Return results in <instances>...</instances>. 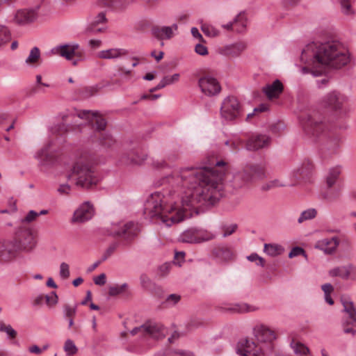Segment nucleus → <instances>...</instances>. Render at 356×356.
Returning a JSON list of instances; mask_svg holds the SVG:
<instances>
[{"label": "nucleus", "mask_w": 356, "mask_h": 356, "mask_svg": "<svg viewBox=\"0 0 356 356\" xmlns=\"http://www.w3.org/2000/svg\"><path fill=\"white\" fill-rule=\"evenodd\" d=\"M223 161L214 168H186L177 177V182L186 188L181 197V207L168 204L161 192L151 194L144 205V215L150 220H159L167 227L179 223L192 216L193 210L214 205L222 196V180L226 173Z\"/></svg>", "instance_id": "obj_1"}, {"label": "nucleus", "mask_w": 356, "mask_h": 356, "mask_svg": "<svg viewBox=\"0 0 356 356\" xmlns=\"http://www.w3.org/2000/svg\"><path fill=\"white\" fill-rule=\"evenodd\" d=\"M301 60L311 61L314 67H303L302 74L311 72L318 76L326 72L327 67L339 69L350 61L349 55L342 44L336 40L325 42H312L302 49Z\"/></svg>", "instance_id": "obj_2"}, {"label": "nucleus", "mask_w": 356, "mask_h": 356, "mask_svg": "<svg viewBox=\"0 0 356 356\" xmlns=\"http://www.w3.org/2000/svg\"><path fill=\"white\" fill-rule=\"evenodd\" d=\"M299 120L305 134L314 138V140L321 142L323 149L330 154L337 152L340 146L339 136L325 130V125L316 111L309 110L301 113Z\"/></svg>", "instance_id": "obj_3"}, {"label": "nucleus", "mask_w": 356, "mask_h": 356, "mask_svg": "<svg viewBox=\"0 0 356 356\" xmlns=\"http://www.w3.org/2000/svg\"><path fill=\"white\" fill-rule=\"evenodd\" d=\"M93 163V159L87 153H83L76 160L70 177L74 178L77 186L89 189L99 183V179L94 171Z\"/></svg>", "instance_id": "obj_4"}, {"label": "nucleus", "mask_w": 356, "mask_h": 356, "mask_svg": "<svg viewBox=\"0 0 356 356\" xmlns=\"http://www.w3.org/2000/svg\"><path fill=\"white\" fill-rule=\"evenodd\" d=\"M266 177L263 165L257 163H247L242 170L236 172L232 178V185L235 189L248 187L257 180Z\"/></svg>", "instance_id": "obj_5"}, {"label": "nucleus", "mask_w": 356, "mask_h": 356, "mask_svg": "<svg viewBox=\"0 0 356 356\" xmlns=\"http://www.w3.org/2000/svg\"><path fill=\"white\" fill-rule=\"evenodd\" d=\"M266 177L263 165L257 163H247L242 170L236 172L232 178V185L235 189L248 187L257 180Z\"/></svg>", "instance_id": "obj_6"}, {"label": "nucleus", "mask_w": 356, "mask_h": 356, "mask_svg": "<svg viewBox=\"0 0 356 356\" xmlns=\"http://www.w3.org/2000/svg\"><path fill=\"white\" fill-rule=\"evenodd\" d=\"M348 97L337 91L333 90L325 94L321 99L322 106L337 114H345L348 111Z\"/></svg>", "instance_id": "obj_7"}, {"label": "nucleus", "mask_w": 356, "mask_h": 356, "mask_svg": "<svg viewBox=\"0 0 356 356\" xmlns=\"http://www.w3.org/2000/svg\"><path fill=\"white\" fill-rule=\"evenodd\" d=\"M220 114L226 120L232 121L242 114L240 103L236 97L229 96L225 98L220 107Z\"/></svg>", "instance_id": "obj_8"}, {"label": "nucleus", "mask_w": 356, "mask_h": 356, "mask_svg": "<svg viewBox=\"0 0 356 356\" xmlns=\"http://www.w3.org/2000/svg\"><path fill=\"white\" fill-rule=\"evenodd\" d=\"M138 333H141L145 337L148 336L155 339H161L165 337L163 325L152 321H147L142 325L134 327L131 331L132 335H136Z\"/></svg>", "instance_id": "obj_9"}, {"label": "nucleus", "mask_w": 356, "mask_h": 356, "mask_svg": "<svg viewBox=\"0 0 356 356\" xmlns=\"http://www.w3.org/2000/svg\"><path fill=\"white\" fill-rule=\"evenodd\" d=\"M17 242L13 239L0 240V264H7L15 260L19 255Z\"/></svg>", "instance_id": "obj_10"}, {"label": "nucleus", "mask_w": 356, "mask_h": 356, "mask_svg": "<svg viewBox=\"0 0 356 356\" xmlns=\"http://www.w3.org/2000/svg\"><path fill=\"white\" fill-rule=\"evenodd\" d=\"M214 238L212 234L202 229L191 227L181 233L179 241L182 243H200L211 240Z\"/></svg>", "instance_id": "obj_11"}, {"label": "nucleus", "mask_w": 356, "mask_h": 356, "mask_svg": "<svg viewBox=\"0 0 356 356\" xmlns=\"http://www.w3.org/2000/svg\"><path fill=\"white\" fill-rule=\"evenodd\" d=\"M13 241L17 242L19 252L22 251H30L35 246V240L33 232L29 229H20L15 234Z\"/></svg>", "instance_id": "obj_12"}, {"label": "nucleus", "mask_w": 356, "mask_h": 356, "mask_svg": "<svg viewBox=\"0 0 356 356\" xmlns=\"http://www.w3.org/2000/svg\"><path fill=\"white\" fill-rule=\"evenodd\" d=\"M236 352L241 356H265L263 348L248 339L238 341Z\"/></svg>", "instance_id": "obj_13"}, {"label": "nucleus", "mask_w": 356, "mask_h": 356, "mask_svg": "<svg viewBox=\"0 0 356 356\" xmlns=\"http://www.w3.org/2000/svg\"><path fill=\"white\" fill-rule=\"evenodd\" d=\"M198 86L203 94L212 97L221 91V86L218 80L211 76H204L199 79Z\"/></svg>", "instance_id": "obj_14"}, {"label": "nucleus", "mask_w": 356, "mask_h": 356, "mask_svg": "<svg viewBox=\"0 0 356 356\" xmlns=\"http://www.w3.org/2000/svg\"><path fill=\"white\" fill-rule=\"evenodd\" d=\"M138 224L130 221L120 227L119 229L113 231L111 234L115 237L122 238L127 242H131L139 232Z\"/></svg>", "instance_id": "obj_15"}, {"label": "nucleus", "mask_w": 356, "mask_h": 356, "mask_svg": "<svg viewBox=\"0 0 356 356\" xmlns=\"http://www.w3.org/2000/svg\"><path fill=\"white\" fill-rule=\"evenodd\" d=\"M78 117L81 119H86L91 121L92 123L95 121L94 127L97 131L96 136H99V133L104 130L106 126V122L104 118L98 115V113H90V111L83 110L78 113Z\"/></svg>", "instance_id": "obj_16"}, {"label": "nucleus", "mask_w": 356, "mask_h": 356, "mask_svg": "<svg viewBox=\"0 0 356 356\" xmlns=\"http://www.w3.org/2000/svg\"><path fill=\"white\" fill-rule=\"evenodd\" d=\"M270 140V138L266 134H257L247 140L245 148L248 151H257L268 147Z\"/></svg>", "instance_id": "obj_17"}, {"label": "nucleus", "mask_w": 356, "mask_h": 356, "mask_svg": "<svg viewBox=\"0 0 356 356\" xmlns=\"http://www.w3.org/2000/svg\"><path fill=\"white\" fill-rule=\"evenodd\" d=\"M211 257L218 263H227L232 259L233 253L232 250L225 245H218L213 248Z\"/></svg>", "instance_id": "obj_18"}, {"label": "nucleus", "mask_w": 356, "mask_h": 356, "mask_svg": "<svg viewBox=\"0 0 356 356\" xmlns=\"http://www.w3.org/2000/svg\"><path fill=\"white\" fill-rule=\"evenodd\" d=\"M94 214L92 205L86 202L77 209L73 216V222H83L92 218Z\"/></svg>", "instance_id": "obj_19"}, {"label": "nucleus", "mask_w": 356, "mask_h": 356, "mask_svg": "<svg viewBox=\"0 0 356 356\" xmlns=\"http://www.w3.org/2000/svg\"><path fill=\"white\" fill-rule=\"evenodd\" d=\"M178 26L173 24L171 26H153L151 29V33L156 39L159 40H170L174 35V31H177Z\"/></svg>", "instance_id": "obj_20"}, {"label": "nucleus", "mask_w": 356, "mask_h": 356, "mask_svg": "<svg viewBox=\"0 0 356 356\" xmlns=\"http://www.w3.org/2000/svg\"><path fill=\"white\" fill-rule=\"evenodd\" d=\"M254 332L259 342H268L270 343V348H272L271 343L276 339V334L273 330L266 325H261L257 326L254 329Z\"/></svg>", "instance_id": "obj_21"}, {"label": "nucleus", "mask_w": 356, "mask_h": 356, "mask_svg": "<svg viewBox=\"0 0 356 356\" xmlns=\"http://www.w3.org/2000/svg\"><path fill=\"white\" fill-rule=\"evenodd\" d=\"M283 90L284 86L279 79L275 80L272 83L267 84L262 89L263 92L269 99L279 97Z\"/></svg>", "instance_id": "obj_22"}, {"label": "nucleus", "mask_w": 356, "mask_h": 356, "mask_svg": "<svg viewBox=\"0 0 356 356\" xmlns=\"http://www.w3.org/2000/svg\"><path fill=\"white\" fill-rule=\"evenodd\" d=\"M37 17L35 10H19L15 15V21L17 24L24 25L33 22Z\"/></svg>", "instance_id": "obj_23"}, {"label": "nucleus", "mask_w": 356, "mask_h": 356, "mask_svg": "<svg viewBox=\"0 0 356 356\" xmlns=\"http://www.w3.org/2000/svg\"><path fill=\"white\" fill-rule=\"evenodd\" d=\"M79 48L78 44H63L56 47L52 49L53 52L65 58L68 60H72L74 54H76V50Z\"/></svg>", "instance_id": "obj_24"}, {"label": "nucleus", "mask_w": 356, "mask_h": 356, "mask_svg": "<svg viewBox=\"0 0 356 356\" xmlns=\"http://www.w3.org/2000/svg\"><path fill=\"white\" fill-rule=\"evenodd\" d=\"M339 245L337 238H327L318 241L315 245V248L323 250L326 254L333 253Z\"/></svg>", "instance_id": "obj_25"}, {"label": "nucleus", "mask_w": 356, "mask_h": 356, "mask_svg": "<svg viewBox=\"0 0 356 356\" xmlns=\"http://www.w3.org/2000/svg\"><path fill=\"white\" fill-rule=\"evenodd\" d=\"M343 312L348 315L346 321H343V325H351L356 327V309L353 303L347 300H342Z\"/></svg>", "instance_id": "obj_26"}, {"label": "nucleus", "mask_w": 356, "mask_h": 356, "mask_svg": "<svg viewBox=\"0 0 356 356\" xmlns=\"http://www.w3.org/2000/svg\"><path fill=\"white\" fill-rule=\"evenodd\" d=\"M107 22L104 12L99 13L92 21L90 29L93 32H101L105 29L104 25Z\"/></svg>", "instance_id": "obj_27"}, {"label": "nucleus", "mask_w": 356, "mask_h": 356, "mask_svg": "<svg viewBox=\"0 0 356 356\" xmlns=\"http://www.w3.org/2000/svg\"><path fill=\"white\" fill-rule=\"evenodd\" d=\"M134 0H104V6L115 11L125 10Z\"/></svg>", "instance_id": "obj_28"}, {"label": "nucleus", "mask_w": 356, "mask_h": 356, "mask_svg": "<svg viewBox=\"0 0 356 356\" xmlns=\"http://www.w3.org/2000/svg\"><path fill=\"white\" fill-rule=\"evenodd\" d=\"M129 51L125 49H110L101 51L99 57L104 59L116 58L122 56H126Z\"/></svg>", "instance_id": "obj_29"}, {"label": "nucleus", "mask_w": 356, "mask_h": 356, "mask_svg": "<svg viewBox=\"0 0 356 356\" xmlns=\"http://www.w3.org/2000/svg\"><path fill=\"white\" fill-rule=\"evenodd\" d=\"M51 145V143L49 142L38 152V157L42 160L44 165H49L54 162L55 156L52 153L49 152V149Z\"/></svg>", "instance_id": "obj_30"}, {"label": "nucleus", "mask_w": 356, "mask_h": 356, "mask_svg": "<svg viewBox=\"0 0 356 356\" xmlns=\"http://www.w3.org/2000/svg\"><path fill=\"white\" fill-rule=\"evenodd\" d=\"M147 155L143 154L139 155L136 151L131 152L127 156L122 158L123 162L126 164H141L146 159Z\"/></svg>", "instance_id": "obj_31"}, {"label": "nucleus", "mask_w": 356, "mask_h": 356, "mask_svg": "<svg viewBox=\"0 0 356 356\" xmlns=\"http://www.w3.org/2000/svg\"><path fill=\"white\" fill-rule=\"evenodd\" d=\"M247 47L244 42L235 43L225 47L226 54L232 56H238Z\"/></svg>", "instance_id": "obj_32"}, {"label": "nucleus", "mask_w": 356, "mask_h": 356, "mask_svg": "<svg viewBox=\"0 0 356 356\" xmlns=\"http://www.w3.org/2000/svg\"><path fill=\"white\" fill-rule=\"evenodd\" d=\"M77 305L70 306V305H65L63 306V315L65 318H68V327L70 328L74 325V317L76 313Z\"/></svg>", "instance_id": "obj_33"}, {"label": "nucleus", "mask_w": 356, "mask_h": 356, "mask_svg": "<svg viewBox=\"0 0 356 356\" xmlns=\"http://www.w3.org/2000/svg\"><path fill=\"white\" fill-rule=\"evenodd\" d=\"M234 23H235V31L236 32H243L247 26V18L245 12L238 13L234 19Z\"/></svg>", "instance_id": "obj_34"}, {"label": "nucleus", "mask_w": 356, "mask_h": 356, "mask_svg": "<svg viewBox=\"0 0 356 356\" xmlns=\"http://www.w3.org/2000/svg\"><path fill=\"white\" fill-rule=\"evenodd\" d=\"M284 248L280 245L273 243L264 244V251L270 257H276L282 253Z\"/></svg>", "instance_id": "obj_35"}, {"label": "nucleus", "mask_w": 356, "mask_h": 356, "mask_svg": "<svg viewBox=\"0 0 356 356\" xmlns=\"http://www.w3.org/2000/svg\"><path fill=\"white\" fill-rule=\"evenodd\" d=\"M314 168L313 163L309 159L305 160L297 170L298 175L304 178L308 177Z\"/></svg>", "instance_id": "obj_36"}, {"label": "nucleus", "mask_w": 356, "mask_h": 356, "mask_svg": "<svg viewBox=\"0 0 356 356\" xmlns=\"http://www.w3.org/2000/svg\"><path fill=\"white\" fill-rule=\"evenodd\" d=\"M97 137L99 138V145L105 148L111 147L115 143L113 136L107 132L99 133V136Z\"/></svg>", "instance_id": "obj_37"}, {"label": "nucleus", "mask_w": 356, "mask_h": 356, "mask_svg": "<svg viewBox=\"0 0 356 356\" xmlns=\"http://www.w3.org/2000/svg\"><path fill=\"white\" fill-rule=\"evenodd\" d=\"M341 173L339 168H331L326 177V184L327 188L332 187L337 181Z\"/></svg>", "instance_id": "obj_38"}, {"label": "nucleus", "mask_w": 356, "mask_h": 356, "mask_svg": "<svg viewBox=\"0 0 356 356\" xmlns=\"http://www.w3.org/2000/svg\"><path fill=\"white\" fill-rule=\"evenodd\" d=\"M0 332H5L10 340L15 339L17 336V331L10 325L5 324L3 321H0Z\"/></svg>", "instance_id": "obj_39"}, {"label": "nucleus", "mask_w": 356, "mask_h": 356, "mask_svg": "<svg viewBox=\"0 0 356 356\" xmlns=\"http://www.w3.org/2000/svg\"><path fill=\"white\" fill-rule=\"evenodd\" d=\"M291 346L295 354L299 356H307V353L309 352V348L301 343L293 341Z\"/></svg>", "instance_id": "obj_40"}, {"label": "nucleus", "mask_w": 356, "mask_h": 356, "mask_svg": "<svg viewBox=\"0 0 356 356\" xmlns=\"http://www.w3.org/2000/svg\"><path fill=\"white\" fill-rule=\"evenodd\" d=\"M40 57V51L38 47H33L29 53V56L26 59L25 62L27 64L32 65L35 64Z\"/></svg>", "instance_id": "obj_41"}, {"label": "nucleus", "mask_w": 356, "mask_h": 356, "mask_svg": "<svg viewBox=\"0 0 356 356\" xmlns=\"http://www.w3.org/2000/svg\"><path fill=\"white\" fill-rule=\"evenodd\" d=\"M317 211L315 209H309L302 211L298 219V223H302L305 220H311L316 217Z\"/></svg>", "instance_id": "obj_42"}, {"label": "nucleus", "mask_w": 356, "mask_h": 356, "mask_svg": "<svg viewBox=\"0 0 356 356\" xmlns=\"http://www.w3.org/2000/svg\"><path fill=\"white\" fill-rule=\"evenodd\" d=\"M128 288V284L124 283L121 285L111 286L108 289V294L111 296H115L123 293Z\"/></svg>", "instance_id": "obj_43"}, {"label": "nucleus", "mask_w": 356, "mask_h": 356, "mask_svg": "<svg viewBox=\"0 0 356 356\" xmlns=\"http://www.w3.org/2000/svg\"><path fill=\"white\" fill-rule=\"evenodd\" d=\"M330 273L332 276H338L343 279H348L350 275V272L345 267L334 268L330 270Z\"/></svg>", "instance_id": "obj_44"}, {"label": "nucleus", "mask_w": 356, "mask_h": 356, "mask_svg": "<svg viewBox=\"0 0 356 356\" xmlns=\"http://www.w3.org/2000/svg\"><path fill=\"white\" fill-rule=\"evenodd\" d=\"M64 350L67 355H72L77 353L78 348L74 341L71 339H67L64 344Z\"/></svg>", "instance_id": "obj_45"}, {"label": "nucleus", "mask_w": 356, "mask_h": 356, "mask_svg": "<svg viewBox=\"0 0 356 356\" xmlns=\"http://www.w3.org/2000/svg\"><path fill=\"white\" fill-rule=\"evenodd\" d=\"M283 186H285V184L281 183L279 179H274L263 184L261 187V189L263 191H267L274 188Z\"/></svg>", "instance_id": "obj_46"}, {"label": "nucleus", "mask_w": 356, "mask_h": 356, "mask_svg": "<svg viewBox=\"0 0 356 356\" xmlns=\"http://www.w3.org/2000/svg\"><path fill=\"white\" fill-rule=\"evenodd\" d=\"M10 39V34L8 29L3 25H0V47L7 43Z\"/></svg>", "instance_id": "obj_47"}, {"label": "nucleus", "mask_w": 356, "mask_h": 356, "mask_svg": "<svg viewBox=\"0 0 356 356\" xmlns=\"http://www.w3.org/2000/svg\"><path fill=\"white\" fill-rule=\"evenodd\" d=\"M227 310L231 312L237 313H243L251 311L250 307L246 304L235 305L234 307L228 308Z\"/></svg>", "instance_id": "obj_48"}, {"label": "nucleus", "mask_w": 356, "mask_h": 356, "mask_svg": "<svg viewBox=\"0 0 356 356\" xmlns=\"http://www.w3.org/2000/svg\"><path fill=\"white\" fill-rule=\"evenodd\" d=\"M60 276L61 278L66 280L70 277V266L65 262H62L60 265Z\"/></svg>", "instance_id": "obj_49"}, {"label": "nucleus", "mask_w": 356, "mask_h": 356, "mask_svg": "<svg viewBox=\"0 0 356 356\" xmlns=\"http://www.w3.org/2000/svg\"><path fill=\"white\" fill-rule=\"evenodd\" d=\"M299 255H302L305 258L307 257L305 250L302 248L296 246L291 249L289 254V257L293 258Z\"/></svg>", "instance_id": "obj_50"}, {"label": "nucleus", "mask_w": 356, "mask_h": 356, "mask_svg": "<svg viewBox=\"0 0 356 356\" xmlns=\"http://www.w3.org/2000/svg\"><path fill=\"white\" fill-rule=\"evenodd\" d=\"M248 260L252 262H257V266L264 267L265 266V260L259 257L257 253H252L247 257Z\"/></svg>", "instance_id": "obj_51"}, {"label": "nucleus", "mask_w": 356, "mask_h": 356, "mask_svg": "<svg viewBox=\"0 0 356 356\" xmlns=\"http://www.w3.org/2000/svg\"><path fill=\"white\" fill-rule=\"evenodd\" d=\"M202 31L206 35L209 37H216L219 34V31L212 26H204L202 27Z\"/></svg>", "instance_id": "obj_52"}, {"label": "nucleus", "mask_w": 356, "mask_h": 356, "mask_svg": "<svg viewBox=\"0 0 356 356\" xmlns=\"http://www.w3.org/2000/svg\"><path fill=\"white\" fill-rule=\"evenodd\" d=\"M342 11L346 15H351L353 13L351 9L350 0H339Z\"/></svg>", "instance_id": "obj_53"}, {"label": "nucleus", "mask_w": 356, "mask_h": 356, "mask_svg": "<svg viewBox=\"0 0 356 356\" xmlns=\"http://www.w3.org/2000/svg\"><path fill=\"white\" fill-rule=\"evenodd\" d=\"M179 74L176 73L172 76H165L162 79V80L165 86H168L177 82L179 79Z\"/></svg>", "instance_id": "obj_54"}, {"label": "nucleus", "mask_w": 356, "mask_h": 356, "mask_svg": "<svg viewBox=\"0 0 356 356\" xmlns=\"http://www.w3.org/2000/svg\"><path fill=\"white\" fill-rule=\"evenodd\" d=\"M47 304L48 305H56L58 302V296L56 292H51V296H44Z\"/></svg>", "instance_id": "obj_55"}, {"label": "nucleus", "mask_w": 356, "mask_h": 356, "mask_svg": "<svg viewBox=\"0 0 356 356\" xmlns=\"http://www.w3.org/2000/svg\"><path fill=\"white\" fill-rule=\"evenodd\" d=\"M195 51L200 56H206L208 54V49L207 47L200 43L195 45Z\"/></svg>", "instance_id": "obj_56"}, {"label": "nucleus", "mask_w": 356, "mask_h": 356, "mask_svg": "<svg viewBox=\"0 0 356 356\" xmlns=\"http://www.w3.org/2000/svg\"><path fill=\"white\" fill-rule=\"evenodd\" d=\"M171 267H172V264L170 263H167V262L162 264L161 266H160V267L159 268L160 275L161 276L167 275L168 273H169Z\"/></svg>", "instance_id": "obj_57"}, {"label": "nucleus", "mask_w": 356, "mask_h": 356, "mask_svg": "<svg viewBox=\"0 0 356 356\" xmlns=\"http://www.w3.org/2000/svg\"><path fill=\"white\" fill-rule=\"evenodd\" d=\"M94 283L96 285L103 286L106 284V277L104 273H102L99 275L93 278Z\"/></svg>", "instance_id": "obj_58"}, {"label": "nucleus", "mask_w": 356, "mask_h": 356, "mask_svg": "<svg viewBox=\"0 0 356 356\" xmlns=\"http://www.w3.org/2000/svg\"><path fill=\"white\" fill-rule=\"evenodd\" d=\"M39 216L38 213H37L36 211H33V210H31L28 213L27 215L26 216V217L23 219V222H31L32 221H33L34 220H35V218Z\"/></svg>", "instance_id": "obj_59"}, {"label": "nucleus", "mask_w": 356, "mask_h": 356, "mask_svg": "<svg viewBox=\"0 0 356 356\" xmlns=\"http://www.w3.org/2000/svg\"><path fill=\"white\" fill-rule=\"evenodd\" d=\"M140 284L143 288H147L152 283L150 278L146 274L140 276Z\"/></svg>", "instance_id": "obj_60"}, {"label": "nucleus", "mask_w": 356, "mask_h": 356, "mask_svg": "<svg viewBox=\"0 0 356 356\" xmlns=\"http://www.w3.org/2000/svg\"><path fill=\"white\" fill-rule=\"evenodd\" d=\"M237 225L236 224L232 225L231 226L224 227L223 229L225 231L222 234L223 237H227L231 234H232L236 229Z\"/></svg>", "instance_id": "obj_61"}, {"label": "nucleus", "mask_w": 356, "mask_h": 356, "mask_svg": "<svg viewBox=\"0 0 356 356\" xmlns=\"http://www.w3.org/2000/svg\"><path fill=\"white\" fill-rule=\"evenodd\" d=\"M191 34L192 35L198 39L200 40V42H205V40H204L202 35H201V33H200L199 30L197 29V28L196 27H193L191 29Z\"/></svg>", "instance_id": "obj_62"}, {"label": "nucleus", "mask_w": 356, "mask_h": 356, "mask_svg": "<svg viewBox=\"0 0 356 356\" xmlns=\"http://www.w3.org/2000/svg\"><path fill=\"white\" fill-rule=\"evenodd\" d=\"M173 355L175 356H194V354L192 352L182 350H173Z\"/></svg>", "instance_id": "obj_63"}, {"label": "nucleus", "mask_w": 356, "mask_h": 356, "mask_svg": "<svg viewBox=\"0 0 356 356\" xmlns=\"http://www.w3.org/2000/svg\"><path fill=\"white\" fill-rule=\"evenodd\" d=\"M154 356H175L173 355V350H166L162 352H158Z\"/></svg>", "instance_id": "obj_64"}]
</instances>
